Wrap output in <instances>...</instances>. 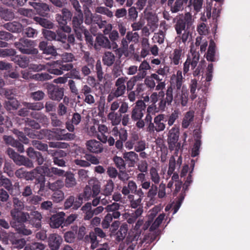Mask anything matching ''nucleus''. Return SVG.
<instances>
[{
    "mask_svg": "<svg viewBox=\"0 0 250 250\" xmlns=\"http://www.w3.org/2000/svg\"><path fill=\"white\" fill-rule=\"evenodd\" d=\"M183 79L182 71H177L176 75L172 76L166 93L164 91L159 92V96L163 97L158 103L160 110L164 111L167 105H171L173 101L175 104H180L183 106L187 105L188 93V90L182 87Z\"/></svg>",
    "mask_w": 250,
    "mask_h": 250,
    "instance_id": "obj_1",
    "label": "nucleus"
},
{
    "mask_svg": "<svg viewBox=\"0 0 250 250\" xmlns=\"http://www.w3.org/2000/svg\"><path fill=\"white\" fill-rule=\"evenodd\" d=\"M174 21L176 22L175 29L178 35H180L183 31L186 30V26L187 29L191 27L193 22L192 16L189 12L186 13L184 15H179L176 16Z\"/></svg>",
    "mask_w": 250,
    "mask_h": 250,
    "instance_id": "obj_2",
    "label": "nucleus"
},
{
    "mask_svg": "<svg viewBox=\"0 0 250 250\" xmlns=\"http://www.w3.org/2000/svg\"><path fill=\"white\" fill-rule=\"evenodd\" d=\"M165 217L164 213L160 214L155 220L154 222L150 227L149 230L150 232L147 235H146L143 240L142 243L150 244L153 242L160 234V230L157 229L162 223Z\"/></svg>",
    "mask_w": 250,
    "mask_h": 250,
    "instance_id": "obj_3",
    "label": "nucleus"
},
{
    "mask_svg": "<svg viewBox=\"0 0 250 250\" xmlns=\"http://www.w3.org/2000/svg\"><path fill=\"white\" fill-rule=\"evenodd\" d=\"M15 47L24 54H37L38 50L35 48L34 42L25 38H21L14 43Z\"/></svg>",
    "mask_w": 250,
    "mask_h": 250,
    "instance_id": "obj_4",
    "label": "nucleus"
},
{
    "mask_svg": "<svg viewBox=\"0 0 250 250\" xmlns=\"http://www.w3.org/2000/svg\"><path fill=\"white\" fill-rule=\"evenodd\" d=\"M200 54L198 52L190 49V52L187 56L186 61L183 63V74L187 75L189 71L190 66L193 70L199 63Z\"/></svg>",
    "mask_w": 250,
    "mask_h": 250,
    "instance_id": "obj_5",
    "label": "nucleus"
},
{
    "mask_svg": "<svg viewBox=\"0 0 250 250\" xmlns=\"http://www.w3.org/2000/svg\"><path fill=\"white\" fill-rule=\"evenodd\" d=\"M179 136V129L176 126L172 127L168 131L167 143L170 150H175V153L177 154L181 145L178 142Z\"/></svg>",
    "mask_w": 250,
    "mask_h": 250,
    "instance_id": "obj_6",
    "label": "nucleus"
},
{
    "mask_svg": "<svg viewBox=\"0 0 250 250\" xmlns=\"http://www.w3.org/2000/svg\"><path fill=\"white\" fill-rule=\"evenodd\" d=\"M100 189L98 182L95 179H91L84 189L83 196L86 200L95 198L99 194Z\"/></svg>",
    "mask_w": 250,
    "mask_h": 250,
    "instance_id": "obj_7",
    "label": "nucleus"
},
{
    "mask_svg": "<svg viewBox=\"0 0 250 250\" xmlns=\"http://www.w3.org/2000/svg\"><path fill=\"white\" fill-rule=\"evenodd\" d=\"M146 105L142 100H138L136 102L135 106L132 108L131 117L133 121L142 119L144 115Z\"/></svg>",
    "mask_w": 250,
    "mask_h": 250,
    "instance_id": "obj_8",
    "label": "nucleus"
},
{
    "mask_svg": "<svg viewBox=\"0 0 250 250\" xmlns=\"http://www.w3.org/2000/svg\"><path fill=\"white\" fill-rule=\"evenodd\" d=\"M83 21V14L82 11L77 12V14L73 18L72 23L73 28L77 35V38L79 40H81V32H83L85 29L82 25Z\"/></svg>",
    "mask_w": 250,
    "mask_h": 250,
    "instance_id": "obj_9",
    "label": "nucleus"
},
{
    "mask_svg": "<svg viewBox=\"0 0 250 250\" xmlns=\"http://www.w3.org/2000/svg\"><path fill=\"white\" fill-rule=\"evenodd\" d=\"M185 56V51L182 47L174 49L169 54L170 63L174 65H178L182 62V59Z\"/></svg>",
    "mask_w": 250,
    "mask_h": 250,
    "instance_id": "obj_10",
    "label": "nucleus"
},
{
    "mask_svg": "<svg viewBox=\"0 0 250 250\" xmlns=\"http://www.w3.org/2000/svg\"><path fill=\"white\" fill-rule=\"evenodd\" d=\"M126 77H121L118 78L115 82V86L112 89V91L119 97H123L126 92V85L125 83Z\"/></svg>",
    "mask_w": 250,
    "mask_h": 250,
    "instance_id": "obj_11",
    "label": "nucleus"
},
{
    "mask_svg": "<svg viewBox=\"0 0 250 250\" xmlns=\"http://www.w3.org/2000/svg\"><path fill=\"white\" fill-rule=\"evenodd\" d=\"M87 150L91 153L98 154L103 151V146L100 142L95 139H91L85 143Z\"/></svg>",
    "mask_w": 250,
    "mask_h": 250,
    "instance_id": "obj_12",
    "label": "nucleus"
},
{
    "mask_svg": "<svg viewBox=\"0 0 250 250\" xmlns=\"http://www.w3.org/2000/svg\"><path fill=\"white\" fill-rule=\"evenodd\" d=\"M23 210H11L10 214L13 220L18 223H23L28 221L29 213L22 211Z\"/></svg>",
    "mask_w": 250,
    "mask_h": 250,
    "instance_id": "obj_13",
    "label": "nucleus"
},
{
    "mask_svg": "<svg viewBox=\"0 0 250 250\" xmlns=\"http://www.w3.org/2000/svg\"><path fill=\"white\" fill-rule=\"evenodd\" d=\"M42 218L41 213L37 210L31 211L29 213L28 221L30 224L36 228L41 227V221Z\"/></svg>",
    "mask_w": 250,
    "mask_h": 250,
    "instance_id": "obj_14",
    "label": "nucleus"
},
{
    "mask_svg": "<svg viewBox=\"0 0 250 250\" xmlns=\"http://www.w3.org/2000/svg\"><path fill=\"white\" fill-rule=\"evenodd\" d=\"M123 158L129 167H134L139 159L138 155L132 151L124 152Z\"/></svg>",
    "mask_w": 250,
    "mask_h": 250,
    "instance_id": "obj_15",
    "label": "nucleus"
},
{
    "mask_svg": "<svg viewBox=\"0 0 250 250\" xmlns=\"http://www.w3.org/2000/svg\"><path fill=\"white\" fill-rule=\"evenodd\" d=\"M157 0H137L136 5L137 8L141 11L145 9L144 13L151 10Z\"/></svg>",
    "mask_w": 250,
    "mask_h": 250,
    "instance_id": "obj_16",
    "label": "nucleus"
},
{
    "mask_svg": "<svg viewBox=\"0 0 250 250\" xmlns=\"http://www.w3.org/2000/svg\"><path fill=\"white\" fill-rule=\"evenodd\" d=\"M94 46L97 49L99 47L110 49L111 47L108 39L103 35H100L96 37Z\"/></svg>",
    "mask_w": 250,
    "mask_h": 250,
    "instance_id": "obj_17",
    "label": "nucleus"
},
{
    "mask_svg": "<svg viewBox=\"0 0 250 250\" xmlns=\"http://www.w3.org/2000/svg\"><path fill=\"white\" fill-rule=\"evenodd\" d=\"M143 212V208H140L131 213H125L123 214V217L124 219L126 220L128 223L131 224L136 221L137 219L142 215Z\"/></svg>",
    "mask_w": 250,
    "mask_h": 250,
    "instance_id": "obj_18",
    "label": "nucleus"
},
{
    "mask_svg": "<svg viewBox=\"0 0 250 250\" xmlns=\"http://www.w3.org/2000/svg\"><path fill=\"white\" fill-rule=\"evenodd\" d=\"M121 205L117 203L114 202L111 204L107 205L105 207V209L108 213L112 212L111 215L114 217V219H118L121 216L119 209Z\"/></svg>",
    "mask_w": 250,
    "mask_h": 250,
    "instance_id": "obj_19",
    "label": "nucleus"
},
{
    "mask_svg": "<svg viewBox=\"0 0 250 250\" xmlns=\"http://www.w3.org/2000/svg\"><path fill=\"white\" fill-rule=\"evenodd\" d=\"M166 115L160 114L156 116L154 119V122L156 128V132L163 131L166 128V124L164 123Z\"/></svg>",
    "mask_w": 250,
    "mask_h": 250,
    "instance_id": "obj_20",
    "label": "nucleus"
},
{
    "mask_svg": "<svg viewBox=\"0 0 250 250\" xmlns=\"http://www.w3.org/2000/svg\"><path fill=\"white\" fill-rule=\"evenodd\" d=\"M48 131L47 130H42L40 131H38L31 129L28 127H25L24 128L25 133L29 137L32 139L37 138L42 139L43 138V135Z\"/></svg>",
    "mask_w": 250,
    "mask_h": 250,
    "instance_id": "obj_21",
    "label": "nucleus"
},
{
    "mask_svg": "<svg viewBox=\"0 0 250 250\" xmlns=\"http://www.w3.org/2000/svg\"><path fill=\"white\" fill-rule=\"evenodd\" d=\"M145 17L147 21L148 25L151 28H156L158 25V19L157 16L152 12H146Z\"/></svg>",
    "mask_w": 250,
    "mask_h": 250,
    "instance_id": "obj_22",
    "label": "nucleus"
},
{
    "mask_svg": "<svg viewBox=\"0 0 250 250\" xmlns=\"http://www.w3.org/2000/svg\"><path fill=\"white\" fill-rule=\"evenodd\" d=\"M34 172L36 173L38 177V183L41 184V189L42 188V184H44L45 182L44 176L42 175L43 173L46 174L47 176L48 167L44 166L37 167L34 169Z\"/></svg>",
    "mask_w": 250,
    "mask_h": 250,
    "instance_id": "obj_23",
    "label": "nucleus"
},
{
    "mask_svg": "<svg viewBox=\"0 0 250 250\" xmlns=\"http://www.w3.org/2000/svg\"><path fill=\"white\" fill-rule=\"evenodd\" d=\"M33 7L39 15L43 17L46 16L47 12L50 10L48 5L45 3H41L40 1L38 2L37 3H33Z\"/></svg>",
    "mask_w": 250,
    "mask_h": 250,
    "instance_id": "obj_24",
    "label": "nucleus"
},
{
    "mask_svg": "<svg viewBox=\"0 0 250 250\" xmlns=\"http://www.w3.org/2000/svg\"><path fill=\"white\" fill-rule=\"evenodd\" d=\"M150 68L149 63L146 60H144L138 67L139 73L136 75L143 80L146 76L147 71Z\"/></svg>",
    "mask_w": 250,
    "mask_h": 250,
    "instance_id": "obj_25",
    "label": "nucleus"
},
{
    "mask_svg": "<svg viewBox=\"0 0 250 250\" xmlns=\"http://www.w3.org/2000/svg\"><path fill=\"white\" fill-rule=\"evenodd\" d=\"M112 134L114 137L119 136V138L123 141H126L127 139L128 133L127 130L124 128L121 127L119 129L118 127L115 126L112 129Z\"/></svg>",
    "mask_w": 250,
    "mask_h": 250,
    "instance_id": "obj_26",
    "label": "nucleus"
},
{
    "mask_svg": "<svg viewBox=\"0 0 250 250\" xmlns=\"http://www.w3.org/2000/svg\"><path fill=\"white\" fill-rule=\"evenodd\" d=\"M47 186L50 189L60 192L59 194L60 196L58 197V201H61L62 198V193L61 190L62 188V182L61 180H57L53 183H48Z\"/></svg>",
    "mask_w": 250,
    "mask_h": 250,
    "instance_id": "obj_27",
    "label": "nucleus"
},
{
    "mask_svg": "<svg viewBox=\"0 0 250 250\" xmlns=\"http://www.w3.org/2000/svg\"><path fill=\"white\" fill-rule=\"evenodd\" d=\"M137 189V186L133 181H129L127 186H123L122 189V193L123 195L126 196L130 195V193H134Z\"/></svg>",
    "mask_w": 250,
    "mask_h": 250,
    "instance_id": "obj_28",
    "label": "nucleus"
},
{
    "mask_svg": "<svg viewBox=\"0 0 250 250\" xmlns=\"http://www.w3.org/2000/svg\"><path fill=\"white\" fill-rule=\"evenodd\" d=\"M62 224V213L60 212L53 215L50 220V226L51 228H58Z\"/></svg>",
    "mask_w": 250,
    "mask_h": 250,
    "instance_id": "obj_29",
    "label": "nucleus"
},
{
    "mask_svg": "<svg viewBox=\"0 0 250 250\" xmlns=\"http://www.w3.org/2000/svg\"><path fill=\"white\" fill-rule=\"evenodd\" d=\"M150 179L153 185L159 184L161 181V177L159 173V170L155 167H151L149 172Z\"/></svg>",
    "mask_w": 250,
    "mask_h": 250,
    "instance_id": "obj_30",
    "label": "nucleus"
},
{
    "mask_svg": "<svg viewBox=\"0 0 250 250\" xmlns=\"http://www.w3.org/2000/svg\"><path fill=\"white\" fill-rule=\"evenodd\" d=\"M45 38L48 41L56 40L62 42V35L60 32H58L57 35L52 31L45 30L43 31Z\"/></svg>",
    "mask_w": 250,
    "mask_h": 250,
    "instance_id": "obj_31",
    "label": "nucleus"
},
{
    "mask_svg": "<svg viewBox=\"0 0 250 250\" xmlns=\"http://www.w3.org/2000/svg\"><path fill=\"white\" fill-rule=\"evenodd\" d=\"M188 0H175V2L168 5L170 6V10L172 13H177L182 11L184 8V4L187 3Z\"/></svg>",
    "mask_w": 250,
    "mask_h": 250,
    "instance_id": "obj_32",
    "label": "nucleus"
},
{
    "mask_svg": "<svg viewBox=\"0 0 250 250\" xmlns=\"http://www.w3.org/2000/svg\"><path fill=\"white\" fill-rule=\"evenodd\" d=\"M115 60L114 54L110 51H106L102 58L104 64L107 66H110L113 65Z\"/></svg>",
    "mask_w": 250,
    "mask_h": 250,
    "instance_id": "obj_33",
    "label": "nucleus"
},
{
    "mask_svg": "<svg viewBox=\"0 0 250 250\" xmlns=\"http://www.w3.org/2000/svg\"><path fill=\"white\" fill-rule=\"evenodd\" d=\"M107 119L112 125L116 126L121 122V114L117 112H110L107 115Z\"/></svg>",
    "mask_w": 250,
    "mask_h": 250,
    "instance_id": "obj_34",
    "label": "nucleus"
},
{
    "mask_svg": "<svg viewBox=\"0 0 250 250\" xmlns=\"http://www.w3.org/2000/svg\"><path fill=\"white\" fill-rule=\"evenodd\" d=\"M127 198L129 201L130 207L133 208H142V201L141 197H136L133 194L128 195Z\"/></svg>",
    "mask_w": 250,
    "mask_h": 250,
    "instance_id": "obj_35",
    "label": "nucleus"
},
{
    "mask_svg": "<svg viewBox=\"0 0 250 250\" xmlns=\"http://www.w3.org/2000/svg\"><path fill=\"white\" fill-rule=\"evenodd\" d=\"M4 27L7 30L12 32H20L22 30V25L21 23L13 21L12 22H8L4 25Z\"/></svg>",
    "mask_w": 250,
    "mask_h": 250,
    "instance_id": "obj_36",
    "label": "nucleus"
},
{
    "mask_svg": "<svg viewBox=\"0 0 250 250\" xmlns=\"http://www.w3.org/2000/svg\"><path fill=\"white\" fill-rule=\"evenodd\" d=\"M194 117V112L193 111H189L187 112L183 119L182 126L183 128H187L191 123L193 121Z\"/></svg>",
    "mask_w": 250,
    "mask_h": 250,
    "instance_id": "obj_37",
    "label": "nucleus"
},
{
    "mask_svg": "<svg viewBox=\"0 0 250 250\" xmlns=\"http://www.w3.org/2000/svg\"><path fill=\"white\" fill-rule=\"evenodd\" d=\"M128 231V225L126 223L123 224L116 233V240L118 242L123 241Z\"/></svg>",
    "mask_w": 250,
    "mask_h": 250,
    "instance_id": "obj_38",
    "label": "nucleus"
},
{
    "mask_svg": "<svg viewBox=\"0 0 250 250\" xmlns=\"http://www.w3.org/2000/svg\"><path fill=\"white\" fill-rule=\"evenodd\" d=\"M215 44L213 41H210L207 51L206 58L208 61L210 62H215L216 61L215 53Z\"/></svg>",
    "mask_w": 250,
    "mask_h": 250,
    "instance_id": "obj_39",
    "label": "nucleus"
},
{
    "mask_svg": "<svg viewBox=\"0 0 250 250\" xmlns=\"http://www.w3.org/2000/svg\"><path fill=\"white\" fill-rule=\"evenodd\" d=\"M160 210V208L159 207L155 206L150 210L149 213L148 215V220L146 222L143 227V229H146L148 227L150 226L152 221L156 216Z\"/></svg>",
    "mask_w": 250,
    "mask_h": 250,
    "instance_id": "obj_40",
    "label": "nucleus"
},
{
    "mask_svg": "<svg viewBox=\"0 0 250 250\" xmlns=\"http://www.w3.org/2000/svg\"><path fill=\"white\" fill-rule=\"evenodd\" d=\"M84 239L86 242L91 244L90 248L91 249L94 250L98 247L99 242L93 231L90 232L89 235H86Z\"/></svg>",
    "mask_w": 250,
    "mask_h": 250,
    "instance_id": "obj_41",
    "label": "nucleus"
},
{
    "mask_svg": "<svg viewBox=\"0 0 250 250\" xmlns=\"http://www.w3.org/2000/svg\"><path fill=\"white\" fill-rule=\"evenodd\" d=\"M62 242L61 238L57 235H53L50 238L49 245L52 250H58Z\"/></svg>",
    "mask_w": 250,
    "mask_h": 250,
    "instance_id": "obj_42",
    "label": "nucleus"
},
{
    "mask_svg": "<svg viewBox=\"0 0 250 250\" xmlns=\"http://www.w3.org/2000/svg\"><path fill=\"white\" fill-rule=\"evenodd\" d=\"M81 205V202L75 201V197L73 196H70L65 201L64 206L65 208H68L71 207H73L74 209H77Z\"/></svg>",
    "mask_w": 250,
    "mask_h": 250,
    "instance_id": "obj_43",
    "label": "nucleus"
},
{
    "mask_svg": "<svg viewBox=\"0 0 250 250\" xmlns=\"http://www.w3.org/2000/svg\"><path fill=\"white\" fill-rule=\"evenodd\" d=\"M52 68L49 69V72L51 74L59 75L62 74V62L57 61L54 62L52 64Z\"/></svg>",
    "mask_w": 250,
    "mask_h": 250,
    "instance_id": "obj_44",
    "label": "nucleus"
},
{
    "mask_svg": "<svg viewBox=\"0 0 250 250\" xmlns=\"http://www.w3.org/2000/svg\"><path fill=\"white\" fill-rule=\"evenodd\" d=\"M4 105L6 109L10 111L18 109L20 105V103L17 99L12 98L10 99L9 101H5Z\"/></svg>",
    "mask_w": 250,
    "mask_h": 250,
    "instance_id": "obj_45",
    "label": "nucleus"
},
{
    "mask_svg": "<svg viewBox=\"0 0 250 250\" xmlns=\"http://www.w3.org/2000/svg\"><path fill=\"white\" fill-rule=\"evenodd\" d=\"M64 177H65V185L66 187L72 188L76 185V180L73 173L66 172L64 175Z\"/></svg>",
    "mask_w": 250,
    "mask_h": 250,
    "instance_id": "obj_46",
    "label": "nucleus"
},
{
    "mask_svg": "<svg viewBox=\"0 0 250 250\" xmlns=\"http://www.w3.org/2000/svg\"><path fill=\"white\" fill-rule=\"evenodd\" d=\"M114 188V184L112 180H108L106 181L103 189V193L106 196L111 195Z\"/></svg>",
    "mask_w": 250,
    "mask_h": 250,
    "instance_id": "obj_47",
    "label": "nucleus"
},
{
    "mask_svg": "<svg viewBox=\"0 0 250 250\" xmlns=\"http://www.w3.org/2000/svg\"><path fill=\"white\" fill-rule=\"evenodd\" d=\"M195 44L196 46H200V51L202 53L206 51L208 42L203 37L199 36L196 39Z\"/></svg>",
    "mask_w": 250,
    "mask_h": 250,
    "instance_id": "obj_48",
    "label": "nucleus"
},
{
    "mask_svg": "<svg viewBox=\"0 0 250 250\" xmlns=\"http://www.w3.org/2000/svg\"><path fill=\"white\" fill-rule=\"evenodd\" d=\"M203 5V0H189L188 7L193 8L196 13L201 11Z\"/></svg>",
    "mask_w": 250,
    "mask_h": 250,
    "instance_id": "obj_49",
    "label": "nucleus"
},
{
    "mask_svg": "<svg viewBox=\"0 0 250 250\" xmlns=\"http://www.w3.org/2000/svg\"><path fill=\"white\" fill-rule=\"evenodd\" d=\"M13 61L22 68L26 67L29 63V59L27 57H21L17 55L15 57Z\"/></svg>",
    "mask_w": 250,
    "mask_h": 250,
    "instance_id": "obj_50",
    "label": "nucleus"
},
{
    "mask_svg": "<svg viewBox=\"0 0 250 250\" xmlns=\"http://www.w3.org/2000/svg\"><path fill=\"white\" fill-rule=\"evenodd\" d=\"M62 88L58 86H55L51 93V98L54 100L60 101L62 98Z\"/></svg>",
    "mask_w": 250,
    "mask_h": 250,
    "instance_id": "obj_51",
    "label": "nucleus"
},
{
    "mask_svg": "<svg viewBox=\"0 0 250 250\" xmlns=\"http://www.w3.org/2000/svg\"><path fill=\"white\" fill-rule=\"evenodd\" d=\"M197 80L196 79H192L190 81L189 84L190 93V95L189 96L190 99L191 100H194L197 97V94L196 93V89L197 87Z\"/></svg>",
    "mask_w": 250,
    "mask_h": 250,
    "instance_id": "obj_52",
    "label": "nucleus"
},
{
    "mask_svg": "<svg viewBox=\"0 0 250 250\" xmlns=\"http://www.w3.org/2000/svg\"><path fill=\"white\" fill-rule=\"evenodd\" d=\"M22 104L28 109L32 110H40L44 107L43 103L41 102L34 103L24 102Z\"/></svg>",
    "mask_w": 250,
    "mask_h": 250,
    "instance_id": "obj_53",
    "label": "nucleus"
},
{
    "mask_svg": "<svg viewBox=\"0 0 250 250\" xmlns=\"http://www.w3.org/2000/svg\"><path fill=\"white\" fill-rule=\"evenodd\" d=\"M69 78L78 80L81 79L79 72L76 69H73L63 75V83L67 82V78Z\"/></svg>",
    "mask_w": 250,
    "mask_h": 250,
    "instance_id": "obj_54",
    "label": "nucleus"
},
{
    "mask_svg": "<svg viewBox=\"0 0 250 250\" xmlns=\"http://www.w3.org/2000/svg\"><path fill=\"white\" fill-rule=\"evenodd\" d=\"M13 208L11 210H23L25 207L24 203L18 197L13 198Z\"/></svg>",
    "mask_w": 250,
    "mask_h": 250,
    "instance_id": "obj_55",
    "label": "nucleus"
},
{
    "mask_svg": "<svg viewBox=\"0 0 250 250\" xmlns=\"http://www.w3.org/2000/svg\"><path fill=\"white\" fill-rule=\"evenodd\" d=\"M1 186L4 187L5 189L9 191L11 195L15 194L13 185L10 180L8 178H5L3 179L2 182L0 184V187Z\"/></svg>",
    "mask_w": 250,
    "mask_h": 250,
    "instance_id": "obj_56",
    "label": "nucleus"
},
{
    "mask_svg": "<svg viewBox=\"0 0 250 250\" xmlns=\"http://www.w3.org/2000/svg\"><path fill=\"white\" fill-rule=\"evenodd\" d=\"M142 80V79L137 75L133 76L127 82L126 90H127V91H132V90L135 86L136 82Z\"/></svg>",
    "mask_w": 250,
    "mask_h": 250,
    "instance_id": "obj_57",
    "label": "nucleus"
},
{
    "mask_svg": "<svg viewBox=\"0 0 250 250\" xmlns=\"http://www.w3.org/2000/svg\"><path fill=\"white\" fill-rule=\"evenodd\" d=\"M11 226L12 227L16 229V230L19 234L24 235H29L32 233V231L30 229H27L24 225H21L20 227H17L16 225L14 224V223H11Z\"/></svg>",
    "mask_w": 250,
    "mask_h": 250,
    "instance_id": "obj_58",
    "label": "nucleus"
},
{
    "mask_svg": "<svg viewBox=\"0 0 250 250\" xmlns=\"http://www.w3.org/2000/svg\"><path fill=\"white\" fill-rule=\"evenodd\" d=\"M165 38V34L164 32L162 30H160L158 32L154 33L152 40L154 42L162 44L164 43Z\"/></svg>",
    "mask_w": 250,
    "mask_h": 250,
    "instance_id": "obj_59",
    "label": "nucleus"
},
{
    "mask_svg": "<svg viewBox=\"0 0 250 250\" xmlns=\"http://www.w3.org/2000/svg\"><path fill=\"white\" fill-rule=\"evenodd\" d=\"M114 217L111 215L110 213H108L104 217L101 222V225L104 229H107L110 226Z\"/></svg>",
    "mask_w": 250,
    "mask_h": 250,
    "instance_id": "obj_60",
    "label": "nucleus"
},
{
    "mask_svg": "<svg viewBox=\"0 0 250 250\" xmlns=\"http://www.w3.org/2000/svg\"><path fill=\"white\" fill-rule=\"evenodd\" d=\"M95 70L97 76L99 81H102L104 78V73L103 71L101 62L100 60H98L95 65Z\"/></svg>",
    "mask_w": 250,
    "mask_h": 250,
    "instance_id": "obj_61",
    "label": "nucleus"
},
{
    "mask_svg": "<svg viewBox=\"0 0 250 250\" xmlns=\"http://www.w3.org/2000/svg\"><path fill=\"white\" fill-rule=\"evenodd\" d=\"M155 72L163 78L166 77L169 73V68L165 64H161L159 68L156 69Z\"/></svg>",
    "mask_w": 250,
    "mask_h": 250,
    "instance_id": "obj_62",
    "label": "nucleus"
},
{
    "mask_svg": "<svg viewBox=\"0 0 250 250\" xmlns=\"http://www.w3.org/2000/svg\"><path fill=\"white\" fill-rule=\"evenodd\" d=\"M44 249V245L41 243L36 242L26 245L24 250H43Z\"/></svg>",
    "mask_w": 250,
    "mask_h": 250,
    "instance_id": "obj_63",
    "label": "nucleus"
},
{
    "mask_svg": "<svg viewBox=\"0 0 250 250\" xmlns=\"http://www.w3.org/2000/svg\"><path fill=\"white\" fill-rule=\"evenodd\" d=\"M14 165L9 162H5L3 167V171L9 177H12L14 175Z\"/></svg>",
    "mask_w": 250,
    "mask_h": 250,
    "instance_id": "obj_64",
    "label": "nucleus"
}]
</instances>
